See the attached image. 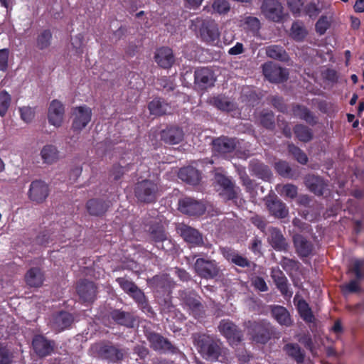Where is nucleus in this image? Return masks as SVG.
<instances>
[{
  "mask_svg": "<svg viewBox=\"0 0 364 364\" xmlns=\"http://www.w3.org/2000/svg\"><path fill=\"white\" fill-rule=\"evenodd\" d=\"M99 353L102 358L114 362L122 360L127 353L124 349L110 345L102 346Z\"/></svg>",
  "mask_w": 364,
  "mask_h": 364,
  "instance_id": "22",
  "label": "nucleus"
},
{
  "mask_svg": "<svg viewBox=\"0 0 364 364\" xmlns=\"http://www.w3.org/2000/svg\"><path fill=\"white\" fill-rule=\"evenodd\" d=\"M267 205L270 213L277 218H284L289 214L287 205L279 200H268Z\"/></svg>",
  "mask_w": 364,
  "mask_h": 364,
  "instance_id": "27",
  "label": "nucleus"
},
{
  "mask_svg": "<svg viewBox=\"0 0 364 364\" xmlns=\"http://www.w3.org/2000/svg\"><path fill=\"white\" fill-rule=\"evenodd\" d=\"M154 58L156 63L164 69L171 68L175 62L173 51L168 47L159 48L156 51Z\"/></svg>",
  "mask_w": 364,
  "mask_h": 364,
  "instance_id": "17",
  "label": "nucleus"
},
{
  "mask_svg": "<svg viewBox=\"0 0 364 364\" xmlns=\"http://www.w3.org/2000/svg\"><path fill=\"white\" fill-rule=\"evenodd\" d=\"M129 295L134 299V301L142 309H145L148 307V304L144 292L139 288H138L137 286L131 293H129Z\"/></svg>",
  "mask_w": 364,
  "mask_h": 364,
  "instance_id": "48",
  "label": "nucleus"
},
{
  "mask_svg": "<svg viewBox=\"0 0 364 364\" xmlns=\"http://www.w3.org/2000/svg\"><path fill=\"white\" fill-rule=\"evenodd\" d=\"M11 102V95L6 91L0 92V116L4 117L10 107Z\"/></svg>",
  "mask_w": 364,
  "mask_h": 364,
  "instance_id": "49",
  "label": "nucleus"
},
{
  "mask_svg": "<svg viewBox=\"0 0 364 364\" xmlns=\"http://www.w3.org/2000/svg\"><path fill=\"white\" fill-rule=\"evenodd\" d=\"M34 351L40 357H44L51 353L53 350V344L42 336H36L33 340Z\"/></svg>",
  "mask_w": 364,
  "mask_h": 364,
  "instance_id": "21",
  "label": "nucleus"
},
{
  "mask_svg": "<svg viewBox=\"0 0 364 364\" xmlns=\"http://www.w3.org/2000/svg\"><path fill=\"white\" fill-rule=\"evenodd\" d=\"M252 328L255 331V333L252 335V339L254 341L259 343H265L269 341L270 338L269 331L263 325L258 323H254Z\"/></svg>",
  "mask_w": 364,
  "mask_h": 364,
  "instance_id": "36",
  "label": "nucleus"
},
{
  "mask_svg": "<svg viewBox=\"0 0 364 364\" xmlns=\"http://www.w3.org/2000/svg\"><path fill=\"white\" fill-rule=\"evenodd\" d=\"M13 360V354L6 346L0 343V364H10Z\"/></svg>",
  "mask_w": 364,
  "mask_h": 364,
  "instance_id": "52",
  "label": "nucleus"
},
{
  "mask_svg": "<svg viewBox=\"0 0 364 364\" xmlns=\"http://www.w3.org/2000/svg\"><path fill=\"white\" fill-rule=\"evenodd\" d=\"M293 242L296 252L300 257H307L313 251V244L301 235H294Z\"/></svg>",
  "mask_w": 364,
  "mask_h": 364,
  "instance_id": "18",
  "label": "nucleus"
},
{
  "mask_svg": "<svg viewBox=\"0 0 364 364\" xmlns=\"http://www.w3.org/2000/svg\"><path fill=\"white\" fill-rule=\"evenodd\" d=\"M149 109L151 114L161 116L171 112L170 105L161 99H154L149 104Z\"/></svg>",
  "mask_w": 364,
  "mask_h": 364,
  "instance_id": "34",
  "label": "nucleus"
},
{
  "mask_svg": "<svg viewBox=\"0 0 364 364\" xmlns=\"http://www.w3.org/2000/svg\"><path fill=\"white\" fill-rule=\"evenodd\" d=\"M159 191L158 184L151 180H143L137 183L134 188L138 200L146 203L155 201Z\"/></svg>",
  "mask_w": 364,
  "mask_h": 364,
  "instance_id": "3",
  "label": "nucleus"
},
{
  "mask_svg": "<svg viewBox=\"0 0 364 364\" xmlns=\"http://www.w3.org/2000/svg\"><path fill=\"white\" fill-rule=\"evenodd\" d=\"M244 23L247 25V28L251 31H257L260 27L259 21L253 16H247L244 18Z\"/></svg>",
  "mask_w": 364,
  "mask_h": 364,
  "instance_id": "63",
  "label": "nucleus"
},
{
  "mask_svg": "<svg viewBox=\"0 0 364 364\" xmlns=\"http://www.w3.org/2000/svg\"><path fill=\"white\" fill-rule=\"evenodd\" d=\"M178 177L182 181L191 185L197 184L200 179V175L198 171L191 166L181 168L178 172Z\"/></svg>",
  "mask_w": 364,
  "mask_h": 364,
  "instance_id": "29",
  "label": "nucleus"
},
{
  "mask_svg": "<svg viewBox=\"0 0 364 364\" xmlns=\"http://www.w3.org/2000/svg\"><path fill=\"white\" fill-rule=\"evenodd\" d=\"M222 252L223 256L231 262L241 267H250L252 262L249 261L246 257L239 255L235 251L228 249L223 248Z\"/></svg>",
  "mask_w": 364,
  "mask_h": 364,
  "instance_id": "28",
  "label": "nucleus"
},
{
  "mask_svg": "<svg viewBox=\"0 0 364 364\" xmlns=\"http://www.w3.org/2000/svg\"><path fill=\"white\" fill-rule=\"evenodd\" d=\"M293 112L295 116L306 120L309 123L314 122V117L310 111L305 107L296 105L294 107Z\"/></svg>",
  "mask_w": 364,
  "mask_h": 364,
  "instance_id": "50",
  "label": "nucleus"
},
{
  "mask_svg": "<svg viewBox=\"0 0 364 364\" xmlns=\"http://www.w3.org/2000/svg\"><path fill=\"white\" fill-rule=\"evenodd\" d=\"M268 242L277 251L287 252L289 249V243L281 230L277 228L269 229Z\"/></svg>",
  "mask_w": 364,
  "mask_h": 364,
  "instance_id": "14",
  "label": "nucleus"
},
{
  "mask_svg": "<svg viewBox=\"0 0 364 364\" xmlns=\"http://www.w3.org/2000/svg\"><path fill=\"white\" fill-rule=\"evenodd\" d=\"M326 7L321 0H311L305 6L304 11L309 17L316 18Z\"/></svg>",
  "mask_w": 364,
  "mask_h": 364,
  "instance_id": "37",
  "label": "nucleus"
},
{
  "mask_svg": "<svg viewBox=\"0 0 364 364\" xmlns=\"http://www.w3.org/2000/svg\"><path fill=\"white\" fill-rule=\"evenodd\" d=\"M294 133L299 140L304 142L309 141L312 139L311 130L304 125H296L294 128Z\"/></svg>",
  "mask_w": 364,
  "mask_h": 364,
  "instance_id": "47",
  "label": "nucleus"
},
{
  "mask_svg": "<svg viewBox=\"0 0 364 364\" xmlns=\"http://www.w3.org/2000/svg\"><path fill=\"white\" fill-rule=\"evenodd\" d=\"M261 10L267 18L275 22L279 21L283 17V7L277 0H264Z\"/></svg>",
  "mask_w": 364,
  "mask_h": 364,
  "instance_id": "7",
  "label": "nucleus"
},
{
  "mask_svg": "<svg viewBox=\"0 0 364 364\" xmlns=\"http://www.w3.org/2000/svg\"><path fill=\"white\" fill-rule=\"evenodd\" d=\"M240 192V188L235 186L233 183L228 186V188H225L220 192V195L224 197L225 199L227 200H235L237 198L238 193Z\"/></svg>",
  "mask_w": 364,
  "mask_h": 364,
  "instance_id": "51",
  "label": "nucleus"
},
{
  "mask_svg": "<svg viewBox=\"0 0 364 364\" xmlns=\"http://www.w3.org/2000/svg\"><path fill=\"white\" fill-rule=\"evenodd\" d=\"M215 80L214 73L208 68H200L195 71L196 83L202 89L213 86Z\"/></svg>",
  "mask_w": 364,
  "mask_h": 364,
  "instance_id": "13",
  "label": "nucleus"
},
{
  "mask_svg": "<svg viewBox=\"0 0 364 364\" xmlns=\"http://www.w3.org/2000/svg\"><path fill=\"white\" fill-rule=\"evenodd\" d=\"M149 232L151 238L157 243L158 247L166 249V247L163 245L164 242L166 243V247H169V246L171 245V241L167 238V235L162 225L156 224L151 225Z\"/></svg>",
  "mask_w": 364,
  "mask_h": 364,
  "instance_id": "20",
  "label": "nucleus"
},
{
  "mask_svg": "<svg viewBox=\"0 0 364 364\" xmlns=\"http://www.w3.org/2000/svg\"><path fill=\"white\" fill-rule=\"evenodd\" d=\"M281 264L286 271H293L298 269L299 263L294 259L284 257Z\"/></svg>",
  "mask_w": 364,
  "mask_h": 364,
  "instance_id": "64",
  "label": "nucleus"
},
{
  "mask_svg": "<svg viewBox=\"0 0 364 364\" xmlns=\"http://www.w3.org/2000/svg\"><path fill=\"white\" fill-rule=\"evenodd\" d=\"M308 35V31L300 21L294 22L291 27V37L296 41H302Z\"/></svg>",
  "mask_w": 364,
  "mask_h": 364,
  "instance_id": "40",
  "label": "nucleus"
},
{
  "mask_svg": "<svg viewBox=\"0 0 364 364\" xmlns=\"http://www.w3.org/2000/svg\"><path fill=\"white\" fill-rule=\"evenodd\" d=\"M73 321V318L70 314L61 311L52 316L50 321V325L55 331H61L70 326Z\"/></svg>",
  "mask_w": 364,
  "mask_h": 364,
  "instance_id": "16",
  "label": "nucleus"
},
{
  "mask_svg": "<svg viewBox=\"0 0 364 364\" xmlns=\"http://www.w3.org/2000/svg\"><path fill=\"white\" fill-rule=\"evenodd\" d=\"M161 139L166 144H176L183 140V132L178 127H169L161 132Z\"/></svg>",
  "mask_w": 364,
  "mask_h": 364,
  "instance_id": "25",
  "label": "nucleus"
},
{
  "mask_svg": "<svg viewBox=\"0 0 364 364\" xmlns=\"http://www.w3.org/2000/svg\"><path fill=\"white\" fill-rule=\"evenodd\" d=\"M218 329L227 338L230 344H237L242 341L241 331L229 320H222L218 326Z\"/></svg>",
  "mask_w": 364,
  "mask_h": 364,
  "instance_id": "9",
  "label": "nucleus"
},
{
  "mask_svg": "<svg viewBox=\"0 0 364 364\" xmlns=\"http://www.w3.org/2000/svg\"><path fill=\"white\" fill-rule=\"evenodd\" d=\"M210 103L219 109L224 111L232 110L235 107L234 104L227 97L223 96H218L210 100Z\"/></svg>",
  "mask_w": 364,
  "mask_h": 364,
  "instance_id": "44",
  "label": "nucleus"
},
{
  "mask_svg": "<svg viewBox=\"0 0 364 364\" xmlns=\"http://www.w3.org/2000/svg\"><path fill=\"white\" fill-rule=\"evenodd\" d=\"M276 190L284 197L294 199L297 196V187L293 184L277 185Z\"/></svg>",
  "mask_w": 364,
  "mask_h": 364,
  "instance_id": "46",
  "label": "nucleus"
},
{
  "mask_svg": "<svg viewBox=\"0 0 364 364\" xmlns=\"http://www.w3.org/2000/svg\"><path fill=\"white\" fill-rule=\"evenodd\" d=\"M112 317L114 321L121 325H124L128 327H132L134 326V320L132 316L128 313L120 311L119 310H114L112 312Z\"/></svg>",
  "mask_w": 364,
  "mask_h": 364,
  "instance_id": "41",
  "label": "nucleus"
},
{
  "mask_svg": "<svg viewBox=\"0 0 364 364\" xmlns=\"http://www.w3.org/2000/svg\"><path fill=\"white\" fill-rule=\"evenodd\" d=\"M272 277L282 294L286 297H291L292 293L289 291L287 279L284 273L279 269H273L272 270Z\"/></svg>",
  "mask_w": 364,
  "mask_h": 364,
  "instance_id": "26",
  "label": "nucleus"
},
{
  "mask_svg": "<svg viewBox=\"0 0 364 364\" xmlns=\"http://www.w3.org/2000/svg\"><path fill=\"white\" fill-rule=\"evenodd\" d=\"M262 73L267 80L274 83L282 82L288 77L287 69L272 62H267L262 65Z\"/></svg>",
  "mask_w": 364,
  "mask_h": 364,
  "instance_id": "6",
  "label": "nucleus"
},
{
  "mask_svg": "<svg viewBox=\"0 0 364 364\" xmlns=\"http://www.w3.org/2000/svg\"><path fill=\"white\" fill-rule=\"evenodd\" d=\"M179 210L189 215H200L205 211V205L191 198H186L178 203Z\"/></svg>",
  "mask_w": 364,
  "mask_h": 364,
  "instance_id": "11",
  "label": "nucleus"
},
{
  "mask_svg": "<svg viewBox=\"0 0 364 364\" xmlns=\"http://www.w3.org/2000/svg\"><path fill=\"white\" fill-rule=\"evenodd\" d=\"M260 122L267 128H272L274 123L273 113L272 112H266L262 113L260 116Z\"/></svg>",
  "mask_w": 364,
  "mask_h": 364,
  "instance_id": "60",
  "label": "nucleus"
},
{
  "mask_svg": "<svg viewBox=\"0 0 364 364\" xmlns=\"http://www.w3.org/2000/svg\"><path fill=\"white\" fill-rule=\"evenodd\" d=\"M212 8L215 12L223 14L229 11L230 5L226 0H214Z\"/></svg>",
  "mask_w": 364,
  "mask_h": 364,
  "instance_id": "54",
  "label": "nucleus"
},
{
  "mask_svg": "<svg viewBox=\"0 0 364 364\" xmlns=\"http://www.w3.org/2000/svg\"><path fill=\"white\" fill-rule=\"evenodd\" d=\"M191 28L197 32L200 38L208 43H214L218 40L220 32L217 23L210 19L197 17L191 21Z\"/></svg>",
  "mask_w": 364,
  "mask_h": 364,
  "instance_id": "2",
  "label": "nucleus"
},
{
  "mask_svg": "<svg viewBox=\"0 0 364 364\" xmlns=\"http://www.w3.org/2000/svg\"><path fill=\"white\" fill-rule=\"evenodd\" d=\"M21 118L26 123L31 122L35 116L34 109L31 107H23L19 109Z\"/></svg>",
  "mask_w": 364,
  "mask_h": 364,
  "instance_id": "58",
  "label": "nucleus"
},
{
  "mask_svg": "<svg viewBox=\"0 0 364 364\" xmlns=\"http://www.w3.org/2000/svg\"><path fill=\"white\" fill-rule=\"evenodd\" d=\"M363 266L364 260L355 259L353 261L350 270L355 274L358 280L364 278V272L362 270Z\"/></svg>",
  "mask_w": 364,
  "mask_h": 364,
  "instance_id": "59",
  "label": "nucleus"
},
{
  "mask_svg": "<svg viewBox=\"0 0 364 364\" xmlns=\"http://www.w3.org/2000/svg\"><path fill=\"white\" fill-rule=\"evenodd\" d=\"M65 117V107L58 100H53L50 103L48 110V119L50 124L55 127L62 126Z\"/></svg>",
  "mask_w": 364,
  "mask_h": 364,
  "instance_id": "8",
  "label": "nucleus"
},
{
  "mask_svg": "<svg viewBox=\"0 0 364 364\" xmlns=\"http://www.w3.org/2000/svg\"><path fill=\"white\" fill-rule=\"evenodd\" d=\"M25 281L31 287H39L44 281L43 274L38 268H31L25 275Z\"/></svg>",
  "mask_w": 364,
  "mask_h": 364,
  "instance_id": "30",
  "label": "nucleus"
},
{
  "mask_svg": "<svg viewBox=\"0 0 364 364\" xmlns=\"http://www.w3.org/2000/svg\"><path fill=\"white\" fill-rule=\"evenodd\" d=\"M52 33L48 30L41 32L36 38V47L39 50L47 49L51 44Z\"/></svg>",
  "mask_w": 364,
  "mask_h": 364,
  "instance_id": "43",
  "label": "nucleus"
},
{
  "mask_svg": "<svg viewBox=\"0 0 364 364\" xmlns=\"http://www.w3.org/2000/svg\"><path fill=\"white\" fill-rule=\"evenodd\" d=\"M272 317L282 326H290L293 321L288 310L282 306L274 305L271 307Z\"/></svg>",
  "mask_w": 364,
  "mask_h": 364,
  "instance_id": "24",
  "label": "nucleus"
},
{
  "mask_svg": "<svg viewBox=\"0 0 364 364\" xmlns=\"http://www.w3.org/2000/svg\"><path fill=\"white\" fill-rule=\"evenodd\" d=\"M289 151L294 156V157L299 163L304 164L307 162V156L298 147L295 146L293 144H289Z\"/></svg>",
  "mask_w": 364,
  "mask_h": 364,
  "instance_id": "57",
  "label": "nucleus"
},
{
  "mask_svg": "<svg viewBox=\"0 0 364 364\" xmlns=\"http://www.w3.org/2000/svg\"><path fill=\"white\" fill-rule=\"evenodd\" d=\"M266 54L269 58L287 61L289 59V56L285 50L279 46L272 45L267 46L265 48Z\"/></svg>",
  "mask_w": 364,
  "mask_h": 364,
  "instance_id": "38",
  "label": "nucleus"
},
{
  "mask_svg": "<svg viewBox=\"0 0 364 364\" xmlns=\"http://www.w3.org/2000/svg\"><path fill=\"white\" fill-rule=\"evenodd\" d=\"M297 309L300 316L303 320L309 323H314L316 318L313 312L306 301L302 299H299L296 303Z\"/></svg>",
  "mask_w": 364,
  "mask_h": 364,
  "instance_id": "35",
  "label": "nucleus"
},
{
  "mask_svg": "<svg viewBox=\"0 0 364 364\" xmlns=\"http://www.w3.org/2000/svg\"><path fill=\"white\" fill-rule=\"evenodd\" d=\"M43 163L47 165L55 164L60 159V152L58 148L53 144H46L40 152Z\"/></svg>",
  "mask_w": 364,
  "mask_h": 364,
  "instance_id": "23",
  "label": "nucleus"
},
{
  "mask_svg": "<svg viewBox=\"0 0 364 364\" xmlns=\"http://www.w3.org/2000/svg\"><path fill=\"white\" fill-rule=\"evenodd\" d=\"M71 45L75 53L81 54L83 52V37L78 34L71 38Z\"/></svg>",
  "mask_w": 364,
  "mask_h": 364,
  "instance_id": "61",
  "label": "nucleus"
},
{
  "mask_svg": "<svg viewBox=\"0 0 364 364\" xmlns=\"http://www.w3.org/2000/svg\"><path fill=\"white\" fill-rule=\"evenodd\" d=\"M182 296L184 304L193 314H198L202 311L203 306L199 300V296L195 293H184V295Z\"/></svg>",
  "mask_w": 364,
  "mask_h": 364,
  "instance_id": "33",
  "label": "nucleus"
},
{
  "mask_svg": "<svg viewBox=\"0 0 364 364\" xmlns=\"http://www.w3.org/2000/svg\"><path fill=\"white\" fill-rule=\"evenodd\" d=\"M147 338L150 343L151 347L154 350H167L171 348V344L158 333L153 332L149 333L147 334Z\"/></svg>",
  "mask_w": 364,
  "mask_h": 364,
  "instance_id": "32",
  "label": "nucleus"
},
{
  "mask_svg": "<svg viewBox=\"0 0 364 364\" xmlns=\"http://www.w3.org/2000/svg\"><path fill=\"white\" fill-rule=\"evenodd\" d=\"M87 209L92 215H101L107 210V205L102 200H90L87 203Z\"/></svg>",
  "mask_w": 364,
  "mask_h": 364,
  "instance_id": "39",
  "label": "nucleus"
},
{
  "mask_svg": "<svg viewBox=\"0 0 364 364\" xmlns=\"http://www.w3.org/2000/svg\"><path fill=\"white\" fill-rule=\"evenodd\" d=\"M237 173L242 185L246 188L247 191H250L252 190L254 188V183L250 178L245 169L242 168H237Z\"/></svg>",
  "mask_w": 364,
  "mask_h": 364,
  "instance_id": "53",
  "label": "nucleus"
},
{
  "mask_svg": "<svg viewBox=\"0 0 364 364\" xmlns=\"http://www.w3.org/2000/svg\"><path fill=\"white\" fill-rule=\"evenodd\" d=\"M237 141L235 138L220 136L213 141V151L215 154L225 156L232 153L237 147Z\"/></svg>",
  "mask_w": 364,
  "mask_h": 364,
  "instance_id": "10",
  "label": "nucleus"
},
{
  "mask_svg": "<svg viewBox=\"0 0 364 364\" xmlns=\"http://www.w3.org/2000/svg\"><path fill=\"white\" fill-rule=\"evenodd\" d=\"M193 339L198 353L208 361L219 360L227 354V349L223 347L222 342L209 335L195 333Z\"/></svg>",
  "mask_w": 364,
  "mask_h": 364,
  "instance_id": "1",
  "label": "nucleus"
},
{
  "mask_svg": "<svg viewBox=\"0 0 364 364\" xmlns=\"http://www.w3.org/2000/svg\"><path fill=\"white\" fill-rule=\"evenodd\" d=\"M285 352L292 357L297 363H302L304 358V354L301 351L298 344L289 343L284 348Z\"/></svg>",
  "mask_w": 364,
  "mask_h": 364,
  "instance_id": "42",
  "label": "nucleus"
},
{
  "mask_svg": "<svg viewBox=\"0 0 364 364\" xmlns=\"http://www.w3.org/2000/svg\"><path fill=\"white\" fill-rule=\"evenodd\" d=\"M178 232L183 240L193 245H200L203 243L202 235L195 228L185 224H179L177 227Z\"/></svg>",
  "mask_w": 364,
  "mask_h": 364,
  "instance_id": "12",
  "label": "nucleus"
},
{
  "mask_svg": "<svg viewBox=\"0 0 364 364\" xmlns=\"http://www.w3.org/2000/svg\"><path fill=\"white\" fill-rule=\"evenodd\" d=\"M73 129L81 131L91 121L92 109L86 105L75 107L73 109Z\"/></svg>",
  "mask_w": 364,
  "mask_h": 364,
  "instance_id": "5",
  "label": "nucleus"
},
{
  "mask_svg": "<svg viewBox=\"0 0 364 364\" xmlns=\"http://www.w3.org/2000/svg\"><path fill=\"white\" fill-rule=\"evenodd\" d=\"M194 269L200 277L207 279L217 277L220 272V268L215 260L205 259L203 258L196 259Z\"/></svg>",
  "mask_w": 364,
  "mask_h": 364,
  "instance_id": "4",
  "label": "nucleus"
},
{
  "mask_svg": "<svg viewBox=\"0 0 364 364\" xmlns=\"http://www.w3.org/2000/svg\"><path fill=\"white\" fill-rule=\"evenodd\" d=\"M117 282L121 288L128 294H129V293H131L136 287L132 281L129 280L125 277L117 278Z\"/></svg>",
  "mask_w": 364,
  "mask_h": 364,
  "instance_id": "56",
  "label": "nucleus"
},
{
  "mask_svg": "<svg viewBox=\"0 0 364 364\" xmlns=\"http://www.w3.org/2000/svg\"><path fill=\"white\" fill-rule=\"evenodd\" d=\"M307 188L316 195H322L326 188L323 180L314 175H309L305 178Z\"/></svg>",
  "mask_w": 364,
  "mask_h": 364,
  "instance_id": "31",
  "label": "nucleus"
},
{
  "mask_svg": "<svg viewBox=\"0 0 364 364\" xmlns=\"http://www.w3.org/2000/svg\"><path fill=\"white\" fill-rule=\"evenodd\" d=\"M128 168L125 166H122L119 164H114L110 171V176L114 180L119 179L127 171Z\"/></svg>",
  "mask_w": 364,
  "mask_h": 364,
  "instance_id": "62",
  "label": "nucleus"
},
{
  "mask_svg": "<svg viewBox=\"0 0 364 364\" xmlns=\"http://www.w3.org/2000/svg\"><path fill=\"white\" fill-rule=\"evenodd\" d=\"M77 294L84 301H92L96 295V287L93 282L83 280L77 287Z\"/></svg>",
  "mask_w": 364,
  "mask_h": 364,
  "instance_id": "19",
  "label": "nucleus"
},
{
  "mask_svg": "<svg viewBox=\"0 0 364 364\" xmlns=\"http://www.w3.org/2000/svg\"><path fill=\"white\" fill-rule=\"evenodd\" d=\"M250 169L253 174L264 180H267L271 176L269 169L263 164L254 163L250 165Z\"/></svg>",
  "mask_w": 364,
  "mask_h": 364,
  "instance_id": "45",
  "label": "nucleus"
},
{
  "mask_svg": "<svg viewBox=\"0 0 364 364\" xmlns=\"http://www.w3.org/2000/svg\"><path fill=\"white\" fill-rule=\"evenodd\" d=\"M48 185L42 181H35L31 183L29 189V198L36 203L43 202L48 196Z\"/></svg>",
  "mask_w": 364,
  "mask_h": 364,
  "instance_id": "15",
  "label": "nucleus"
},
{
  "mask_svg": "<svg viewBox=\"0 0 364 364\" xmlns=\"http://www.w3.org/2000/svg\"><path fill=\"white\" fill-rule=\"evenodd\" d=\"M275 168L277 171L282 176L291 177V168L289 164L283 161H279L275 164Z\"/></svg>",
  "mask_w": 364,
  "mask_h": 364,
  "instance_id": "55",
  "label": "nucleus"
}]
</instances>
